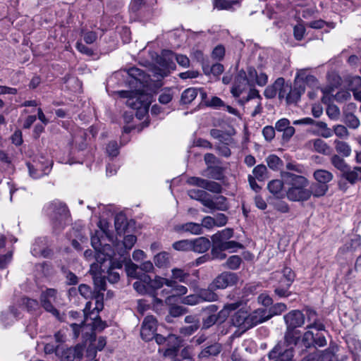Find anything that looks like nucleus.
Segmentation results:
<instances>
[{"instance_id":"f257e3e1","label":"nucleus","mask_w":361,"mask_h":361,"mask_svg":"<svg viewBox=\"0 0 361 361\" xmlns=\"http://www.w3.org/2000/svg\"><path fill=\"white\" fill-rule=\"evenodd\" d=\"M137 264L131 261L127 262L125 269L128 276L137 279L133 284V288L140 295H147L152 298L154 305H162V300L157 298V290L166 285V278L156 276L152 279L148 274L137 271Z\"/></svg>"},{"instance_id":"f03ea898","label":"nucleus","mask_w":361,"mask_h":361,"mask_svg":"<svg viewBox=\"0 0 361 361\" xmlns=\"http://www.w3.org/2000/svg\"><path fill=\"white\" fill-rule=\"evenodd\" d=\"M300 331L295 329L286 328L283 341H279L269 353L270 361H294V347L299 346L301 340Z\"/></svg>"},{"instance_id":"7ed1b4c3","label":"nucleus","mask_w":361,"mask_h":361,"mask_svg":"<svg viewBox=\"0 0 361 361\" xmlns=\"http://www.w3.org/2000/svg\"><path fill=\"white\" fill-rule=\"evenodd\" d=\"M281 178L288 186L286 196L292 202H305L310 199L309 181L303 176L281 171Z\"/></svg>"},{"instance_id":"20e7f679","label":"nucleus","mask_w":361,"mask_h":361,"mask_svg":"<svg viewBox=\"0 0 361 361\" xmlns=\"http://www.w3.org/2000/svg\"><path fill=\"white\" fill-rule=\"evenodd\" d=\"M188 196L207 207L209 210L203 209L204 212H214V211L226 212L229 209L227 198L223 195L212 197L204 190L191 189L188 191Z\"/></svg>"},{"instance_id":"39448f33","label":"nucleus","mask_w":361,"mask_h":361,"mask_svg":"<svg viewBox=\"0 0 361 361\" xmlns=\"http://www.w3.org/2000/svg\"><path fill=\"white\" fill-rule=\"evenodd\" d=\"M44 212L49 218L52 233L59 235L64 229L66 220L68 217L67 206L60 202L54 201L44 207Z\"/></svg>"},{"instance_id":"423d86ee","label":"nucleus","mask_w":361,"mask_h":361,"mask_svg":"<svg viewBox=\"0 0 361 361\" xmlns=\"http://www.w3.org/2000/svg\"><path fill=\"white\" fill-rule=\"evenodd\" d=\"M202 330H207L215 324H221L228 318L226 310H219V306L214 304L202 308Z\"/></svg>"},{"instance_id":"0eeeda50","label":"nucleus","mask_w":361,"mask_h":361,"mask_svg":"<svg viewBox=\"0 0 361 361\" xmlns=\"http://www.w3.org/2000/svg\"><path fill=\"white\" fill-rule=\"evenodd\" d=\"M122 98H127L126 104L133 109L148 111L151 104V96L142 92V90L135 89V91L122 90L118 92Z\"/></svg>"},{"instance_id":"6e6552de","label":"nucleus","mask_w":361,"mask_h":361,"mask_svg":"<svg viewBox=\"0 0 361 361\" xmlns=\"http://www.w3.org/2000/svg\"><path fill=\"white\" fill-rule=\"evenodd\" d=\"M233 326L242 331H246L262 323L258 309L248 314L247 311L240 310L231 318Z\"/></svg>"},{"instance_id":"1a4fd4ad","label":"nucleus","mask_w":361,"mask_h":361,"mask_svg":"<svg viewBox=\"0 0 361 361\" xmlns=\"http://www.w3.org/2000/svg\"><path fill=\"white\" fill-rule=\"evenodd\" d=\"M330 161L334 167L340 171L341 177L350 184H355L357 180H361V169H351L340 155L333 154Z\"/></svg>"},{"instance_id":"9d476101","label":"nucleus","mask_w":361,"mask_h":361,"mask_svg":"<svg viewBox=\"0 0 361 361\" xmlns=\"http://www.w3.org/2000/svg\"><path fill=\"white\" fill-rule=\"evenodd\" d=\"M327 341L324 335L321 332H313L308 330L302 336L299 346L301 347L300 354L309 349L316 350L317 348L324 347Z\"/></svg>"},{"instance_id":"9b49d317","label":"nucleus","mask_w":361,"mask_h":361,"mask_svg":"<svg viewBox=\"0 0 361 361\" xmlns=\"http://www.w3.org/2000/svg\"><path fill=\"white\" fill-rule=\"evenodd\" d=\"M305 91V87L303 83L294 82L292 86L290 82H286L284 80L283 89L279 92V99L285 97L288 104L297 103Z\"/></svg>"},{"instance_id":"f8f14e48","label":"nucleus","mask_w":361,"mask_h":361,"mask_svg":"<svg viewBox=\"0 0 361 361\" xmlns=\"http://www.w3.org/2000/svg\"><path fill=\"white\" fill-rule=\"evenodd\" d=\"M123 71L128 75L126 82L131 88L142 90L145 84L147 82L149 75L138 68L131 67Z\"/></svg>"},{"instance_id":"ddd939ff","label":"nucleus","mask_w":361,"mask_h":361,"mask_svg":"<svg viewBox=\"0 0 361 361\" xmlns=\"http://www.w3.org/2000/svg\"><path fill=\"white\" fill-rule=\"evenodd\" d=\"M52 162L46 159L44 157L40 159H34L32 162H27L29 174L32 178H39L44 175H47L51 169Z\"/></svg>"},{"instance_id":"4468645a","label":"nucleus","mask_w":361,"mask_h":361,"mask_svg":"<svg viewBox=\"0 0 361 361\" xmlns=\"http://www.w3.org/2000/svg\"><path fill=\"white\" fill-rule=\"evenodd\" d=\"M50 245L51 243L48 237H38L32 245L31 253L35 257L51 258L54 255V251L50 248Z\"/></svg>"},{"instance_id":"2eb2a0df","label":"nucleus","mask_w":361,"mask_h":361,"mask_svg":"<svg viewBox=\"0 0 361 361\" xmlns=\"http://www.w3.org/2000/svg\"><path fill=\"white\" fill-rule=\"evenodd\" d=\"M187 183L190 185L201 188L204 190H206L213 193L220 194L223 190V188L220 183L200 177H190Z\"/></svg>"},{"instance_id":"dca6fc26","label":"nucleus","mask_w":361,"mask_h":361,"mask_svg":"<svg viewBox=\"0 0 361 361\" xmlns=\"http://www.w3.org/2000/svg\"><path fill=\"white\" fill-rule=\"evenodd\" d=\"M238 281L237 274L231 271H224L219 274L212 281V287L218 289H225L235 286Z\"/></svg>"},{"instance_id":"f3484780","label":"nucleus","mask_w":361,"mask_h":361,"mask_svg":"<svg viewBox=\"0 0 361 361\" xmlns=\"http://www.w3.org/2000/svg\"><path fill=\"white\" fill-rule=\"evenodd\" d=\"M244 246L235 240H228L216 249H211L212 258L217 260H224L226 258L225 251L235 252L238 249H243Z\"/></svg>"},{"instance_id":"a211bd4d","label":"nucleus","mask_w":361,"mask_h":361,"mask_svg":"<svg viewBox=\"0 0 361 361\" xmlns=\"http://www.w3.org/2000/svg\"><path fill=\"white\" fill-rule=\"evenodd\" d=\"M222 350L223 345L221 343L216 341L209 342L202 346V349L197 355V358L200 360H209L218 357Z\"/></svg>"},{"instance_id":"6ab92c4d","label":"nucleus","mask_w":361,"mask_h":361,"mask_svg":"<svg viewBox=\"0 0 361 361\" xmlns=\"http://www.w3.org/2000/svg\"><path fill=\"white\" fill-rule=\"evenodd\" d=\"M157 328V321L152 315H148L145 317L141 329V338L145 341H152L154 337Z\"/></svg>"},{"instance_id":"aec40b11","label":"nucleus","mask_w":361,"mask_h":361,"mask_svg":"<svg viewBox=\"0 0 361 361\" xmlns=\"http://www.w3.org/2000/svg\"><path fill=\"white\" fill-rule=\"evenodd\" d=\"M85 348L84 344L78 343L74 347L68 348L62 350L61 353V361H74L75 360H80L83 356Z\"/></svg>"},{"instance_id":"412c9836","label":"nucleus","mask_w":361,"mask_h":361,"mask_svg":"<svg viewBox=\"0 0 361 361\" xmlns=\"http://www.w3.org/2000/svg\"><path fill=\"white\" fill-rule=\"evenodd\" d=\"M286 328L295 329L302 326L305 323V316L300 310H292L284 317Z\"/></svg>"},{"instance_id":"4be33fe9","label":"nucleus","mask_w":361,"mask_h":361,"mask_svg":"<svg viewBox=\"0 0 361 361\" xmlns=\"http://www.w3.org/2000/svg\"><path fill=\"white\" fill-rule=\"evenodd\" d=\"M248 85L247 73L245 71H240L235 78L234 83L231 89V93L234 97H238Z\"/></svg>"},{"instance_id":"5701e85b","label":"nucleus","mask_w":361,"mask_h":361,"mask_svg":"<svg viewBox=\"0 0 361 361\" xmlns=\"http://www.w3.org/2000/svg\"><path fill=\"white\" fill-rule=\"evenodd\" d=\"M286 310V305L282 302L274 305L269 310L266 308H258L262 323L270 319L274 315L281 314Z\"/></svg>"},{"instance_id":"b1692460","label":"nucleus","mask_w":361,"mask_h":361,"mask_svg":"<svg viewBox=\"0 0 361 361\" xmlns=\"http://www.w3.org/2000/svg\"><path fill=\"white\" fill-rule=\"evenodd\" d=\"M234 235L233 228H226L221 231H219L211 237L212 247V249H216L224 244L225 242L229 240Z\"/></svg>"},{"instance_id":"393cba45","label":"nucleus","mask_w":361,"mask_h":361,"mask_svg":"<svg viewBox=\"0 0 361 361\" xmlns=\"http://www.w3.org/2000/svg\"><path fill=\"white\" fill-rule=\"evenodd\" d=\"M122 263L118 261L114 260V257L111 259H108V261L104 262L102 264H91V272L97 273L98 271H106L111 270L116 271V269H121Z\"/></svg>"},{"instance_id":"a878e982","label":"nucleus","mask_w":361,"mask_h":361,"mask_svg":"<svg viewBox=\"0 0 361 361\" xmlns=\"http://www.w3.org/2000/svg\"><path fill=\"white\" fill-rule=\"evenodd\" d=\"M169 280H175L176 282L184 283L187 285H192L195 283V280L191 279V276L189 272L185 269L180 268H173L171 270V279Z\"/></svg>"},{"instance_id":"bb28decb","label":"nucleus","mask_w":361,"mask_h":361,"mask_svg":"<svg viewBox=\"0 0 361 361\" xmlns=\"http://www.w3.org/2000/svg\"><path fill=\"white\" fill-rule=\"evenodd\" d=\"M114 254V250L110 245L105 244L102 245L94 255L96 262L94 264H102L104 262L108 261V259H111L113 258Z\"/></svg>"},{"instance_id":"cd10ccee","label":"nucleus","mask_w":361,"mask_h":361,"mask_svg":"<svg viewBox=\"0 0 361 361\" xmlns=\"http://www.w3.org/2000/svg\"><path fill=\"white\" fill-rule=\"evenodd\" d=\"M212 241L206 237H199L191 240V251L197 253H204L212 247Z\"/></svg>"},{"instance_id":"c85d7f7f","label":"nucleus","mask_w":361,"mask_h":361,"mask_svg":"<svg viewBox=\"0 0 361 361\" xmlns=\"http://www.w3.org/2000/svg\"><path fill=\"white\" fill-rule=\"evenodd\" d=\"M93 320L91 332L90 334L87 333L85 335L86 341H90L91 344L96 340L94 331H102L107 326L106 322L102 321L99 315H97Z\"/></svg>"},{"instance_id":"c756f323","label":"nucleus","mask_w":361,"mask_h":361,"mask_svg":"<svg viewBox=\"0 0 361 361\" xmlns=\"http://www.w3.org/2000/svg\"><path fill=\"white\" fill-rule=\"evenodd\" d=\"M284 85V78H279L271 85L266 87L264 94L267 99H273L276 97V94L281 92Z\"/></svg>"},{"instance_id":"7c9ffc66","label":"nucleus","mask_w":361,"mask_h":361,"mask_svg":"<svg viewBox=\"0 0 361 361\" xmlns=\"http://www.w3.org/2000/svg\"><path fill=\"white\" fill-rule=\"evenodd\" d=\"M176 231H182L185 233H190L193 235H200L203 233V228L202 225L194 222H188L180 225H178L176 227Z\"/></svg>"},{"instance_id":"2f4dec72","label":"nucleus","mask_w":361,"mask_h":361,"mask_svg":"<svg viewBox=\"0 0 361 361\" xmlns=\"http://www.w3.org/2000/svg\"><path fill=\"white\" fill-rule=\"evenodd\" d=\"M216 289L212 287V283L207 288L200 289L197 292L200 299V302H214L219 298L218 295L214 293Z\"/></svg>"},{"instance_id":"473e14b6","label":"nucleus","mask_w":361,"mask_h":361,"mask_svg":"<svg viewBox=\"0 0 361 361\" xmlns=\"http://www.w3.org/2000/svg\"><path fill=\"white\" fill-rule=\"evenodd\" d=\"M283 185H285V183L283 179L272 180L268 183L267 189L277 198H283L285 196V193L283 191Z\"/></svg>"},{"instance_id":"72a5a7b5","label":"nucleus","mask_w":361,"mask_h":361,"mask_svg":"<svg viewBox=\"0 0 361 361\" xmlns=\"http://www.w3.org/2000/svg\"><path fill=\"white\" fill-rule=\"evenodd\" d=\"M115 228L119 235H124L128 230L129 222L125 214L120 213L116 214L114 220Z\"/></svg>"},{"instance_id":"f704fd0d","label":"nucleus","mask_w":361,"mask_h":361,"mask_svg":"<svg viewBox=\"0 0 361 361\" xmlns=\"http://www.w3.org/2000/svg\"><path fill=\"white\" fill-rule=\"evenodd\" d=\"M158 62L163 68H155L153 72L154 75L156 76L157 79H159L167 76L169 73V68H171L174 64L172 61H169L164 58H160Z\"/></svg>"},{"instance_id":"c9c22d12","label":"nucleus","mask_w":361,"mask_h":361,"mask_svg":"<svg viewBox=\"0 0 361 361\" xmlns=\"http://www.w3.org/2000/svg\"><path fill=\"white\" fill-rule=\"evenodd\" d=\"M202 175L214 180H221L224 178V169L219 166H208Z\"/></svg>"},{"instance_id":"e433bc0d","label":"nucleus","mask_w":361,"mask_h":361,"mask_svg":"<svg viewBox=\"0 0 361 361\" xmlns=\"http://www.w3.org/2000/svg\"><path fill=\"white\" fill-rule=\"evenodd\" d=\"M338 347L334 343H330L329 347L320 353V361H338L336 355Z\"/></svg>"},{"instance_id":"4c0bfd02","label":"nucleus","mask_w":361,"mask_h":361,"mask_svg":"<svg viewBox=\"0 0 361 361\" xmlns=\"http://www.w3.org/2000/svg\"><path fill=\"white\" fill-rule=\"evenodd\" d=\"M91 307H92L91 302H87L85 305L84 310H83L84 319L81 322V323L80 324L73 323L70 325L72 329V331H73L74 338H77L79 336L82 327H83L85 325V322L87 320L88 313H89L90 310H91Z\"/></svg>"},{"instance_id":"58836bf2","label":"nucleus","mask_w":361,"mask_h":361,"mask_svg":"<svg viewBox=\"0 0 361 361\" xmlns=\"http://www.w3.org/2000/svg\"><path fill=\"white\" fill-rule=\"evenodd\" d=\"M310 143L313 144L314 151L324 154L330 155L332 152V149L327 145V143L321 138H317L310 141Z\"/></svg>"},{"instance_id":"ea45409f","label":"nucleus","mask_w":361,"mask_h":361,"mask_svg":"<svg viewBox=\"0 0 361 361\" xmlns=\"http://www.w3.org/2000/svg\"><path fill=\"white\" fill-rule=\"evenodd\" d=\"M42 307L48 312H50L59 321L64 322L66 315L64 313L61 314L60 312L54 307L51 302L47 299H39Z\"/></svg>"},{"instance_id":"a19ab883","label":"nucleus","mask_w":361,"mask_h":361,"mask_svg":"<svg viewBox=\"0 0 361 361\" xmlns=\"http://www.w3.org/2000/svg\"><path fill=\"white\" fill-rule=\"evenodd\" d=\"M328 185L322 184L321 183H313L308 186V190L310 192V198L312 195L315 197H319L324 196L328 190Z\"/></svg>"},{"instance_id":"79ce46f5","label":"nucleus","mask_w":361,"mask_h":361,"mask_svg":"<svg viewBox=\"0 0 361 361\" xmlns=\"http://www.w3.org/2000/svg\"><path fill=\"white\" fill-rule=\"evenodd\" d=\"M22 303L28 312L36 314H41L40 305L37 300L23 298L22 299Z\"/></svg>"},{"instance_id":"37998d69","label":"nucleus","mask_w":361,"mask_h":361,"mask_svg":"<svg viewBox=\"0 0 361 361\" xmlns=\"http://www.w3.org/2000/svg\"><path fill=\"white\" fill-rule=\"evenodd\" d=\"M198 89L189 87L185 90L181 94L180 103L183 104H190L197 96Z\"/></svg>"},{"instance_id":"c03bdc74","label":"nucleus","mask_w":361,"mask_h":361,"mask_svg":"<svg viewBox=\"0 0 361 361\" xmlns=\"http://www.w3.org/2000/svg\"><path fill=\"white\" fill-rule=\"evenodd\" d=\"M166 286L171 288V292L176 295H183L188 292V288L185 286L178 284L175 280L166 279Z\"/></svg>"},{"instance_id":"a18cd8bd","label":"nucleus","mask_w":361,"mask_h":361,"mask_svg":"<svg viewBox=\"0 0 361 361\" xmlns=\"http://www.w3.org/2000/svg\"><path fill=\"white\" fill-rule=\"evenodd\" d=\"M335 149L336 152L343 157H348L350 155L351 148L350 145L344 142L339 140L334 141Z\"/></svg>"},{"instance_id":"49530a36","label":"nucleus","mask_w":361,"mask_h":361,"mask_svg":"<svg viewBox=\"0 0 361 361\" xmlns=\"http://www.w3.org/2000/svg\"><path fill=\"white\" fill-rule=\"evenodd\" d=\"M314 178L317 182L326 185L333 179V174L329 171L318 169L314 172Z\"/></svg>"},{"instance_id":"de8ad7c7","label":"nucleus","mask_w":361,"mask_h":361,"mask_svg":"<svg viewBox=\"0 0 361 361\" xmlns=\"http://www.w3.org/2000/svg\"><path fill=\"white\" fill-rule=\"evenodd\" d=\"M154 262L157 267H165L170 263L169 254L166 252H161L154 256Z\"/></svg>"},{"instance_id":"09e8293b","label":"nucleus","mask_w":361,"mask_h":361,"mask_svg":"<svg viewBox=\"0 0 361 361\" xmlns=\"http://www.w3.org/2000/svg\"><path fill=\"white\" fill-rule=\"evenodd\" d=\"M343 122L350 128L356 129L360 126V121L353 113H344Z\"/></svg>"},{"instance_id":"8fccbe9b","label":"nucleus","mask_w":361,"mask_h":361,"mask_svg":"<svg viewBox=\"0 0 361 361\" xmlns=\"http://www.w3.org/2000/svg\"><path fill=\"white\" fill-rule=\"evenodd\" d=\"M242 262V258L240 256L232 255L223 264V267L229 269L236 270L240 267Z\"/></svg>"},{"instance_id":"3c124183","label":"nucleus","mask_w":361,"mask_h":361,"mask_svg":"<svg viewBox=\"0 0 361 361\" xmlns=\"http://www.w3.org/2000/svg\"><path fill=\"white\" fill-rule=\"evenodd\" d=\"M61 272L65 276L66 283L68 286H75L79 283L78 277L64 266H62L61 267Z\"/></svg>"},{"instance_id":"603ef678","label":"nucleus","mask_w":361,"mask_h":361,"mask_svg":"<svg viewBox=\"0 0 361 361\" xmlns=\"http://www.w3.org/2000/svg\"><path fill=\"white\" fill-rule=\"evenodd\" d=\"M268 166L273 171H278L283 166V161L276 155L271 154L266 159Z\"/></svg>"},{"instance_id":"864d4df0","label":"nucleus","mask_w":361,"mask_h":361,"mask_svg":"<svg viewBox=\"0 0 361 361\" xmlns=\"http://www.w3.org/2000/svg\"><path fill=\"white\" fill-rule=\"evenodd\" d=\"M282 274L283 276L280 280H283V283L290 286L295 278L294 271L290 267H285L282 270Z\"/></svg>"},{"instance_id":"5fc2aeb1","label":"nucleus","mask_w":361,"mask_h":361,"mask_svg":"<svg viewBox=\"0 0 361 361\" xmlns=\"http://www.w3.org/2000/svg\"><path fill=\"white\" fill-rule=\"evenodd\" d=\"M90 273L93 276L94 283L97 291H104L106 290V276H97V274L102 275V273H92L91 269H90Z\"/></svg>"},{"instance_id":"6e6d98bb","label":"nucleus","mask_w":361,"mask_h":361,"mask_svg":"<svg viewBox=\"0 0 361 361\" xmlns=\"http://www.w3.org/2000/svg\"><path fill=\"white\" fill-rule=\"evenodd\" d=\"M252 173L254 178H257L259 181H262L267 178V169L265 165L259 164L253 169Z\"/></svg>"},{"instance_id":"4d7b16f0","label":"nucleus","mask_w":361,"mask_h":361,"mask_svg":"<svg viewBox=\"0 0 361 361\" xmlns=\"http://www.w3.org/2000/svg\"><path fill=\"white\" fill-rule=\"evenodd\" d=\"M191 240L188 239L178 240L172 244L174 250L183 252L191 251Z\"/></svg>"},{"instance_id":"13d9d810","label":"nucleus","mask_w":361,"mask_h":361,"mask_svg":"<svg viewBox=\"0 0 361 361\" xmlns=\"http://www.w3.org/2000/svg\"><path fill=\"white\" fill-rule=\"evenodd\" d=\"M153 339L155 340L156 343L158 345H163L166 343H167V345H169L170 343L173 342L175 341H178V337L173 334H170L167 337H165L161 334H155Z\"/></svg>"},{"instance_id":"bf43d9fd","label":"nucleus","mask_w":361,"mask_h":361,"mask_svg":"<svg viewBox=\"0 0 361 361\" xmlns=\"http://www.w3.org/2000/svg\"><path fill=\"white\" fill-rule=\"evenodd\" d=\"M171 361H194L191 355L189 347L183 348L178 357H174Z\"/></svg>"},{"instance_id":"052dcab7","label":"nucleus","mask_w":361,"mask_h":361,"mask_svg":"<svg viewBox=\"0 0 361 361\" xmlns=\"http://www.w3.org/2000/svg\"><path fill=\"white\" fill-rule=\"evenodd\" d=\"M326 111L329 118L334 121L338 120L341 115L339 108L334 104L327 106Z\"/></svg>"},{"instance_id":"680f3d73","label":"nucleus","mask_w":361,"mask_h":361,"mask_svg":"<svg viewBox=\"0 0 361 361\" xmlns=\"http://www.w3.org/2000/svg\"><path fill=\"white\" fill-rule=\"evenodd\" d=\"M290 287L283 283V280H280L279 286L275 288L274 292L279 297H288L290 295Z\"/></svg>"},{"instance_id":"e2e57ef3","label":"nucleus","mask_w":361,"mask_h":361,"mask_svg":"<svg viewBox=\"0 0 361 361\" xmlns=\"http://www.w3.org/2000/svg\"><path fill=\"white\" fill-rule=\"evenodd\" d=\"M97 273L106 274V279L111 283H117L120 279V274L117 271H114L111 269V270L106 271H98Z\"/></svg>"},{"instance_id":"0e129e2a","label":"nucleus","mask_w":361,"mask_h":361,"mask_svg":"<svg viewBox=\"0 0 361 361\" xmlns=\"http://www.w3.org/2000/svg\"><path fill=\"white\" fill-rule=\"evenodd\" d=\"M181 302L187 305H196L201 303L198 293L183 297Z\"/></svg>"},{"instance_id":"69168bd1","label":"nucleus","mask_w":361,"mask_h":361,"mask_svg":"<svg viewBox=\"0 0 361 361\" xmlns=\"http://www.w3.org/2000/svg\"><path fill=\"white\" fill-rule=\"evenodd\" d=\"M305 31L306 29L305 25L302 23H298L293 27L294 38L298 41L302 40L304 37Z\"/></svg>"},{"instance_id":"338daca9","label":"nucleus","mask_w":361,"mask_h":361,"mask_svg":"<svg viewBox=\"0 0 361 361\" xmlns=\"http://www.w3.org/2000/svg\"><path fill=\"white\" fill-rule=\"evenodd\" d=\"M146 8L147 5L145 0H133L130 6V11L134 13H137L142 9Z\"/></svg>"},{"instance_id":"774afa93","label":"nucleus","mask_w":361,"mask_h":361,"mask_svg":"<svg viewBox=\"0 0 361 361\" xmlns=\"http://www.w3.org/2000/svg\"><path fill=\"white\" fill-rule=\"evenodd\" d=\"M334 99L339 102L342 103L349 100L351 98V94L348 90L338 91L335 95L333 96Z\"/></svg>"}]
</instances>
